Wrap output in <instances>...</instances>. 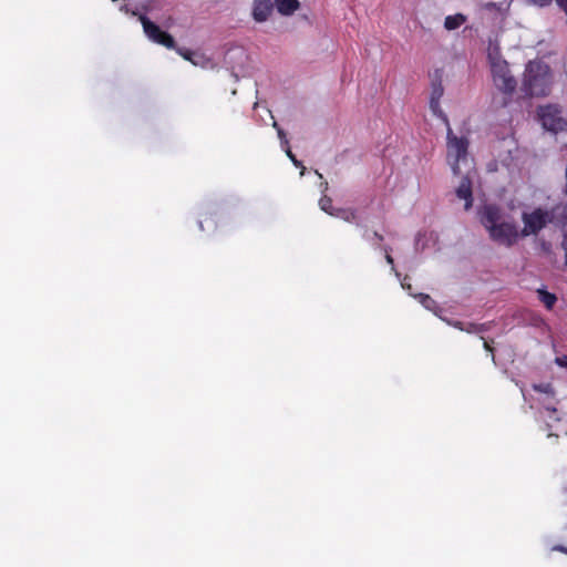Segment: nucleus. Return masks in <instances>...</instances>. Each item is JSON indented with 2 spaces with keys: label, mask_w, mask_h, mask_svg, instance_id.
Segmentation results:
<instances>
[{
  "label": "nucleus",
  "mask_w": 567,
  "mask_h": 567,
  "mask_svg": "<svg viewBox=\"0 0 567 567\" xmlns=\"http://www.w3.org/2000/svg\"><path fill=\"white\" fill-rule=\"evenodd\" d=\"M382 249H383V251H384V254H385V260H386V262H388L389 265H391V267H392V269H393V268H394V260H393V258H392V256H391V254H390V252H391V248H390L389 246H384V247H382Z\"/></svg>",
  "instance_id": "412c9836"
},
{
  "label": "nucleus",
  "mask_w": 567,
  "mask_h": 567,
  "mask_svg": "<svg viewBox=\"0 0 567 567\" xmlns=\"http://www.w3.org/2000/svg\"><path fill=\"white\" fill-rule=\"evenodd\" d=\"M285 151H286L287 156H288V157L291 159V162L293 163V165H295L296 167H301V168H302L301 174H303V169H305V167H303L302 163H301L300 161H298V159H297V157L295 156V154L291 152V150H290L289 145H288V146H286V150H285Z\"/></svg>",
  "instance_id": "a211bd4d"
},
{
  "label": "nucleus",
  "mask_w": 567,
  "mask_h": 567,
  "mask_svg": "<svg viewBox=\"0 0 567 567\" xmlns=\"http://www.w3.org/2000/svg\"><path fill=\"white\" fill-rule=\"evenodd\" d=\"M553 550H556V551H560L565 555H567V547L563 546V545H556L553 547Z\"/></svg>",
  "instance_id": "bb28decb"
},
{
  "label": "nucleus",
  "mask_w": 567,
  "mask_h": 567,
  "mask_svg": "<svg viewBox=\"0 0 567 567\" xmlns=\"http://www.w3.org/2000/svg\"><path fill=\"white\" fill-rule=\"evenodd\" d=\"M555 361L559 367L567 368V355L566 354L561 355V357H557Z\"/></svg>",
  "instance_id": "5701e85b"
},
{
  "label": "nucleus",
  "mask_w": 567,
  "mask_h": 567,
  "mask_svg": "<svg viewBox=\"0 0 567 567\" xmlns=\"http://www.w3.org/2000/svg\"><path fill=\"white\" fill-rule=\"evenodd\" d=\"M491 72L495 86L504 94L511 95L515 92L517 82L512 75L508 63L497 56L488 54Z\"/></svg>",
  "instance_id": "20e7f679"
},
{
  "label": "nucleus",
  "mask_w": 567,
  "mask_h": 567,
  "mask_svg": "<svg viewBox=\"0 0 567 567\" xmlns=\"http://www.w3.org/2000/svg\"><path fill=\"white\" fill-rule=\"evenodd\" d=\"M456 196L465 200L464 208L468 210L473 204L472 182L465 176L462 178L458 187L456 188Z\"/></svg>",
  "instance_id": "1a4fd4ad"
},
{
  "label": "nucleus",
  "mask_w": 567,
  "mask_h": 567,
  "mask_svg": "<svg viewBox=\"0 0 567 567\" xmlns=\"http://www.w3.org/2000/svg\"><path fill=\"white\" fill-rule=\"evenodd\" d=\"M363 237L368 238V231L367 230L364 231Z\"/></svg>",
  "instance_id": "c9c22d12"
},
{
  "label": "nucleus",
  "mask_w": 567,
  "mask_h": 567,
  "mask_svg": "<svg viewBox=\"0 0 567 567\" xmlns=\"http://www.w3.org/2000/svg\"><path fill=\"white\" fill-rule=\"evenodd\" d=\"M467 21V17L463 13L446 16L444 19V28L447 31H454L461 28Z\"/></svg>",
  "instance_id": "f8f14e48"
},
{
  "label": "nucleus",
  "mask_w": 567,
  "mask_h": 567,
  "mask_svg": "<svg viewBox=\"0 0 567 567\" xmlns=\"http://www.w3.org/2000/svg\"><path fill=\"white\" fill-rule=\"evenodd\" d=\"M143 30L147 38L153 42L161 44L167 49L176 48L174 38L166 31H163L157 24L152 22L147 17L141 16L140 18Z\"/></svg>",
  "instance_id": "0eeeda50"
},
{
  "label": "nucleus",
  "mask_w": 567,
  "mask_h": 567,
  "mask_svg": "<svg viewBox=\"0 0 567 567\" xmlns=\"http://www.w3.org/2000/svg\"><path fill=\"white\" fill-rule=\"evenodd\" d=\"M333 216L339 217L348 223L355 221L358 217L357 210L352 208H337L336 214Z\"/></svg>",
  "instance_id": "4468645a"
},
{
  "label": "nucleus",
  "mask_w": 567,
  "mask_h": 567,
  "mask_svg": "<svg viewBox=\"0 0 567 567\" xmlns=\"http://www.w3.org/2000/svg\"><path fill=\"white\" fill-rule=\"evenodd\" d=\"M321 186H323V189L326 190L328 188V183L327 182L321 183Z\"/></svg>",
  "instance_id": "2f4dec72"
},
{
  "label": "nucleus",
  "mask_w": 567,
  "mask_h": 567,
  "mask_svg": "<svg viewBox=\"0 0 567 567\" xmlns=\"http://www.w3.org/2000/svg\"><path fill=\"white\" fill-rule=\"evenodd\" d=\"M443 93H444V89H443L441 81L433 82L431 97H430V109L432 110V112L434 114H436L437 112L441 111L440 110V100L443 96Z\"/></svg>",
  "instance_id": "9d476101"
},
{
  "label": "nucleus",
  "mask_w": 567,
  "mask_h": 567,
  "mask_svg": "<svg viewBox=\"0 0 567 567\" xmlns=\"http://www.w3.org/2000/svg\"><path fill=\"white\" fill-rule=\"evenodd\" d=\"M274 127L277 130V133H278V136H279V138L281 141V144H284L285 146H288L289 143H288V140L286 137L285 131L281 127H279L277 122H274Z\"/></svg>",
  "instance_id": "aec40b11"
},
{
  "label": "nucleus",
  "mask_w": 567,
  "mask_h": 567,
  "mask_svg": "<svg viewBox=\"0 0 567 567\" xmlns=\"http://www.w3.org/2000/svg\"><path fill=\"white\" fill-rule=\"evenodd\" d=\"M484 348L489 351V352H493V348L489 346V343L487 341H484Z\"/></svg>",
  "instance_id": "c85d7f7f"
},
{
  "label": "nucleus",
  "mask_w": 567,
  "mask_h": 567,
  "mask_svg": "<svg viewBox=\"0 0 567 567\" xmlns=\"http://www.w3.org/2000/svg\"><path fill=\"white\" fill-rule=\"evenodd\" d=\"M278 12L282 16H290L300 7L298 0H275Z\"/></svg>",
  "instance_id": "9b49d317"
},
{
  "label": "nucleus",
  "mask_w": 567,
  "mask_h": 567,
  "mask_svg": "<svg viewBox=\"0 0 567 567\" xmlns=\"http://www.w3.org/2000/svg\"><path fill=\"white\" fill-rule=\"evenodd\" d=\"M447 162L454 175H458L460 162L467 158L468 141L466 137H457L452 128L447 126L446 134Z\"/></svg>",
  "instance_id": "39448f33"
},
{
  "label": "nucleus",
  "mask_w": 567,
  "mask_h": 567,
  "mask_svg": "<svg viewBox=\"0 0 567 567\" xmlns=\"http://www.w3.org/2000/svg\"><path fill=\"white\" fill-rule=\"evenodd\" d=\"M274 3L271 0H254L252 18L257 22H265L271 14Z\"/></svg>",
  "instance_id": "6e6552de"
},
{
  "label": "nucleus",
  "mask_w": 567,
  "mask_h": 567,
  "mask_svg": "<svg viewBox=\"0 0 567 567\" xmlns=\"http://www.w3.org/2000/svg\"><path fill=\"white\" fill-rule=\"evenodd\" d=\"M402 286H403V288L408 289L409 291H411V289H412L411 285L405 286V284H402Z\"/></svg>",
  "instance_id": "7c9ffc66"
},
{
  "label": "nucleus",
  "mask_w": 567,
  "mask_h": 567,
  "mask_svg": "<svg viewBox=\"0 0 567 567\" xmlns=\"http://www.w3.org/2000/svg\"><path fill=\"white\" fill-rule=\"evenodd\" d=\"M538 299L544 303L546 309L551 310L557 301L556 295L548 292L546 289H537Z\"/></svg>",
  "instance_id": "ddd939ff"
},
{
  "label": "nucleus",
  "mask_w": 567,
  "mask_h": 567,
  "mask_svg": "<svg viewBox=\"0 0 567 567\" xmlns=\"http://www.w3.org/2000/svg\"><path fill=\"white\" fill-rule=\"evenodd\" d=\"M176 52L183 56L185 60L192 62L194 65H198L199 62L195 58H199V55L188 49L184 48H175Z\"/></svg>",
  "instance_id": "2eb2a0df"
},
{
  "label": "nucleus",
  "mask_w": 567,
  "mask_h": 567,
  "mask_svg": "<svg viewBox=\"0 0 567 567\" xmlns=\"http://www.w3.org/2000/svg\"><path fill=\"white\" fill-rule=\"evenodd\" d=\"M373 238H375L378 241H382L383 240V236L380 233H378V231L373 233Z\"/></svg>",
  "instance_id": "cd10ccee"
},
{
  "label": "nucleus",
  "mask_w": 567,
  "mask_h": 567,
  "mask_svg": "<svg viewBox=\"0 0 567 567\" xmlns=\"http://www.w3.org/2000/svg\"><path fill=\"white\" fill-rule=\"evenodd\" d=\"M478 215L489 238L498 245L509 248L523 238L517 223L512 217H506L499 206L486 204L480 209Z\"/></svg>",
  "instance_id": "f257e3e1"
},
{
  "label": "nucleus",
  "mask_w": 567,
  "mask_h": 567,
  "mask_svg": "<svg viewBox=\"0 0 567 567\" xmlns=\"http://www.w3.org/2000/svg\"><path fill=\"white\" fill-rule=\"evenodd\" d=\"M563 231L561 248L567 249V219H563L556 224Z\"/></svg>",
  "instance_id": "f3484780"
},
{
  "label": "nucleus",
  "mask_w": 567,
  "mask_h": 567,
  "mask_svg": "<svg viewBox=\"0 0 567 567\" xmlns=\"http://www.w3.org/2000/svg\"><path fill=\"white\" fill-rule=\"evenodd\" d=\"M567 219V205H556L550 209L537 207L534 210L522 214L524 227L520 229L522 237L537 235L548 224L556 225L558 221Z\"/></svg>",
  "instance_id": "f03ea898"
},
{
  "label": "nucleus",
  "mask_w": 567,
  "mask_h": 567,
  "mask_svg": "<svg viewBox=\"0 0 567 567\" xmlns=\"http://www.w3.org/2000/svg\"><path fill=\"white\" fill-rule=\"evenodd\" d=\"M538 116L545 130L558 133L567 127V121L560 115V110L554 105L540 106Z\"/></svg>",
  "instance_id": "423d86ee"
},
{
  "label": "nucleus",
  "mask_w": 567,
  "mask_h": 567,
  "mask_svg": "<svg viewBox=\"0 0 567 567\" xmlns=\"http://www.w3.org/2000/svg\"><path fill=\"white\" fill-rule=\"evenodd\" d=\"M199 228H200L202 230L204 229L202 221L199 223Z\"/></svg>",
  "instance_id": "e433bc0d"
},
{
  "label": "nucleus",
  "mask_w": 567,
  "mask_h": 567,
  "mask_svg": "<svg viewBox=\"0 0 567 567\" xmlns=\"http://www.w3.org/2000/svg\"><path fill=\"white\" fill-rule=\"evenodd\" d=\"M564 193L567 195V179H566V186Z\"/></svg>",
  "instance_id": "f704fd0d"
},
{
  "label": "nucleus",
  "mask_w": 567,
  "mask_h": 567,
  "mask_svg": "<svg viewBox=\"0 0 567 567\" xmlns=\"http://www.w3.org/2000/svg\"><path fill=\"white\" fill-rule=\"evenodd\" d=\"M553 0H529L530 3L537 6V7H546L551 3Z\"/></svg>",
  "instance_id": "4be33fe9"
},
{
  "label": "nucleus",
  "mask_w": 567,
  "mask_h": 567,
  "mask_svg": "<svg viewBox=\"0 0 567 567\" xmlns=\"http://www.w3.org/2000/svg\"><path fill=\"white\" fill-rule=\"evenodd\" d=\"M565 251V265L567 266V249H564Z\"/></svg>",
  "instance_id": "473e14b6"
},
{
  "label": "nucleus",
  "mask_w": 567,
  "mask_h": 567,
  "mask_svg": "<svg viewBox=\"0 0 567 567\" xmlns=\"http://www.w3.org/2000/svg\"><path fill=\"white\" fill-rule=\"evenodd\" d=\"M533 324H534L535 327H539L540 324H544V320H543V318H542V317H539V316L534 317V318H533Z\"/></svg>",
  "instance_id": "393cba45"
},
{
  "label": "nucleus",
  "mask_w": 567,
  "mask_h": 567,
  "mask_svg": "<svg viewBox=\"0 0 567 567\" xmlns=\"http://www.w3.org/2000/svg\"><path fill=\"white\" fill-rule=\"evenodd\" d=\"M543 248H544L545 250H549V244H547V243H545V241H544V243H543Z\"/></svg>",
  "instance_id": "c756f323"
},
{
  "label": "nucleus",
  "mask_w": 567,
  "mask_h": 567,
  "mask_svg": "<svg viewBox=\"0 0 567 567\" xmlns=\"http://www.w3.org/2000/svg\"><path fill=\"white\" fill-rule=\"evenodd\" d=\"M319 206H320V208H321L324 213H327V214H329V215H331V216H333V215L336 214V210H337V209H336V208H333L332 199H331L329 196H327V195H323V196L320 198V200H319Z\"/></svg>",
  "instance_id": "dca6fc26"
},
{
  "label": "nucleus",
  "mask_w": 567,
  "mask_h": 567,
  "mask_svg": "<svg viewBox=\"0 0 567 567\" xmlns=\"http://www.w3.org/2000/svg\"><path fill=\"white\" fill-rule=\"evenodd\" d=\"M467 332H476V331H483L482 326H476L474 323H470V328L466 329Z\"/></svg>",
  "instance_id": "b1692460"
},
{
  "label": "nucleus",
  "mask_w": 567,
  "mask_h": 567,
  "mask_svg": "<svg viewBox=\"0 0 567 567\" xmlns=\"http://www.w3.org/2000/svg\"><path fill=\"white\" fill-rule=\"evenodd\" d=\"M557 6L563 10H567V0H556Z\"/></svg>",
  "instance_id": "a878e982"
},
{
  "label": "nucleus",
  "mask_w": 567,
  "mask_h": 567,
  "mask_svg": "<svg viewBox=\"0 0 567 567\" xmlns=\"http://www.w3.org/2000/svg\"><path fill=\"white\" fill-rule=\"evenodd\" d=\"M549 69L539 62H529L526 66L523 91L528 96H545L549 93Z\"/></svg>",
  "instance_id": "7ed1b4c3"
},
{
  "label": "nucleus",
  "mask_w": 567,
  "mask_h": 567,
  "mask_svg": "<svg viewBox=\"0 0 567 567\" xmlns=\"http://www.w3.org/2000/svg\"><path fill=\"white\" fill-rule=\"evenodd\" d=\"M419 298L421 303L427 309H430L432 305L435 303V301L429 295L420 293Z\"/></svg>",
  "instance_id": "6ab92c4d"
},
{
  "label": "nucleus",
  "mask_w": 567,
  "mask_h": 567,
  "mask_svg": "<svg viewBox=\"0 0 567 567\" xmlns=\"http://www.w3.org/2000/svg\"><path fill=\"white\" fill-rule=\"evenodd\" d=\"M547 410L550 411V412H556L555 408H547Z\"/></svg>",
  "instance_id": "72a5a7b5"
}]
</instances>
